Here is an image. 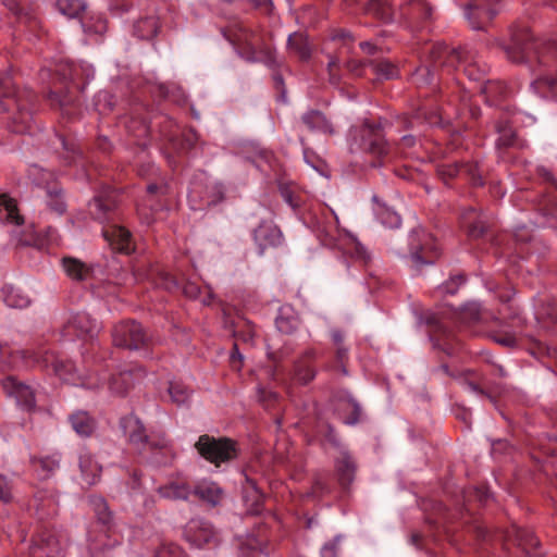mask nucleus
I'll list each match as a JSON object with an SVG mask.
<instances>
[{
	"label": "nucleus",
	"instance_id": "f257e3e1",
	"mask_svg": "<svg viewBox=\"0 0 557 557\" xmlns=\"http://www.w3.org/2000/svg\"><path fill=\"white\" fill-rule=\"evenodd\" d=\"M506 58L515 64L527 65L535 78L533 90L543 98L557 97V41L535 39L528 27L511 29L508 42L500 45Z\"/></svg>",
	"mask_w": 557,
	"mask_h": 557
},
{
	"label": "nucleus",
	"instance_id": "f03ea898",
	"mask_svg": "<svg viewBox=\"0 0 557 557\" xmlns=\"http://www.w3.org/2000/svg\"><path fill=\"white\" fill-rule=\"evenodd\" d=\"M119 426L127 444L144 462L162 467L173 460V449L166 435L148 433L143 421L134 413L122 417Z\"/></svg>",
	"mask_w": 557,
	"mask_h": 557
},
{
	"label": "nucleus",
	"instance_id": "7ed1b4c3",
	"mask_svg": "<svg viewBox=\"0 0 557 557\" xmlns=\"http://www.w3.org/2000/svg\"><path fill=\"white\" fill-rule=\"evenodd\" d=\"M36 96L28 88L16 89L10 76L0 75V112H11L9 127L24 134L33 123Z\"/></svg>",
	"mask_w": 557,
	"mask_h": 557
},
{
	"label": "nucleus",
	"instance_id": "20e7f679",
	"mask_svg": "<svg viewBox=\"0 0 557 557\" xmlns=\"http://www.w3.org/2000/svg\"><path fill=\"white\" fill-rule=\"evenodd\" d=\"M11 358L15 368L39 367L44 370L51 371L63 381H74V363L70 360L59 358L53 351L47 348H40L37 351L29 349L15 350L11 352Z\"/></svg>",
	"mask_w": 557,
	"mask_h": 557
},
{
	"label": "nucleus",
	"instance_id": "39448f33",
	"mask_svg": "<svg viewBox=\"0 0 557 557\" xmlns=\"http://www.w3.org/2000/svg\"><path fill=\"white\" fill-rule=\"evenodd\" d=\"M349 135L351 151H363L376 159H383L389 153L391 145L385 139L381 123L366 120L361 125L352 126Z\"/></svg>",
	"mask_w": 557,
	"mask_h": 557
},
{
	"label": "nucleus",
	"instance_id": "423d86ee",
	"mask_svg": "<svg viewBox=\"0 0 557 557\" xmlns=\"http://www.w3.org/2000/svg\"><path fill=\"white\" fill-rule=\"evenodd\" d=\"M227 40L236 48L238 54L248 62L262 61L268 64L274 61L273 51L267 46H259V35L257 32L245 25H235L231 35H226Z\"/></svg>",
	"mask_w": 557,
	"mask_h": 557
},
{
	"label": "nucleus",
	"instance_id": "0eeeda50",
	"mask_svg": "<svg viewBox=\"0 0 557 557\" xmlns=\"http://www.w3.org/2000/svg\"><path fill=\"white\" fill-rule=\"evenodd\" d=\"M195 448L203 459L216 467L232 461L238 456L237 443L225 436L200 435L195 444Z\"/></svg>",
	"mask_w": 557,
	"mask_h": 557
},
{
	"label": "nucleus",
	"instance_id": "6e6552de",
	"mask_svg": "<svg viewBox=\"0 0 557 557\" xmlns=\"http://www.w3.org/2000/svg\"><path fill=\"white\" fill-rule=\"evenodd\" d=\"M111 336L114 346L128 350L146 348L150 343L147 330L141 323L132 319L115 323L111 330Z\"/></svg>",
	"mask_w": 557,
	"mask_h": 557
},
{
	"label": "nucleus",
	"instance_id": "1a4fd4ad",
	"mask_svg": "<svg viewBox=\"0 0 557 557\" xmlns=\"http://www.w3.org/2000/svg\"><path fill=\"white\" fill-rule=\"evenodd\" d=\"M120 202L121 195L116 188L101 185L88 202V213L100 223L109 222L114 219Z\"/></svg>",
	"mask_w": 557,
	"mask_h": 557
},
{
	"label": "nucleus",
	"instance_id": "9d476101",
	"mask_svg": "<svg viewBox=\"0 0 557 557\" xmlns=\"http://www.w3.org/2000/svg\"><path fill=\"white\" fill-rule=\"evenodd\" d=\"M466 47H451L444 41L434 42L428 52V62L435 71L448 74L459 69L466 52Z\"/></svg>",
	"mask_w": 557,
	"mask_h": 557
},
{
	"label": "nucleus",
	"instance_id": "9b49d317",
	"mask_svg": "<svg viewBox=\"0 0 557 557\" xmlns=\"http://www.w3.org/2000/svg\"><path fill=\"white\" fill-rule=\"evenodd\" d=\"M499 11V0H468L465 4V16L474 30H485Z\"/></svg>",
	"mask_w": 557,
	"mask_h": 557
},
{
	"label": "nucleus",
	"instance_id": "f8f14e48",
	"mask_svg": "<svg viewBox=\"0 0 557 557\" xmlns=\"http://www.w3.org/2000/svg\"><path fill=\"white\" fill-rule=\"evenodd\" d=\"M436 173L446 185L458 176H465L473 187H482L484 185L478 161L441 163L436 166Z\"/></svg>",
	"mask_w": 557,
	"mask_h": 557
},
{
	"label": "nucleus",
	"instance_id": "ddd939ff",
	"mask_svg": "<svg viewBox=\"0 0 557 557\" xmlns=\"http://www.w3.org/2000/svg\"><path fill=\"white\" fill-rule=\"evenodd\" d=\"M64 86H54L47 95V99L52 108H58L63 114L71 115L73 109L76 108V97L73 95L72 88L69 84L74 83L76 76V69L70 64L67 69L63 70Z\"/></svg>",
	"mask_w": 557,
	"mask_h": 557
},
{
	"label": "nucleus",
	"instance_id": "4468645a",
	"mask_svg": "<svg viewBox=\"0 0 557 557\" xmlns=\"http://www.w3.org/2000/svg\"><path fill=\"white\" fill-rule=\"evenodd\" d=\"M320 354L315 348H307L295 359L290 371V380L294 384L306 386L310 384L318 374L315 362Z\"/></svg>",
	"mask_w": 557,
	"mask_h": 557
},
{
	"label": "nucleus",
	"instance_id": "2eb2a0df",
	"mask_svg": "<svg viewBox=\"0 0 557 557\" xmlns=\"http://www.w3.org/2000/svg\"><path fill=\"white\" fill-rule=\"evenodd\" d=\"M188 198L199 209L216 206L225 199V187L220 183H194Z\"/></svg>",
	"mask_w": 557,
	"mask_h": 557
},
{
	"label": "nucleus",
	"instance_id": "dca6fc26",
	"mask_svg": "<svg viewBox=\"0 0 557 557\" xmlns=\"http://www.w3.org/2000/svg\"><path fill=\"white\" fill-rule=\"evenodd\" d=\"M430 239L423 230H414L410 235V257L418 267L432 264L438 258L436 249L429 246Z\"/></svg>",
	"mask_w": 557,
	"mask_h": 557
},
{
	"label": "nucleus",
	"instance_id": "f3484780",
	"mask_svg": "<svg viewBox=\"0 0 557 557\" xmlns=\"http://www.w3.org/2000/svg\"><path fill=\"white\" fill-rule=\"evenodd\" d=\"M460 225L471 239H479L490 231L491 218L476 209L469 207L460 214Z\"/></svg>",
	"mask_w": 557,
	"mask_h": 557
},
{
	"label": "nucleus",
	"instance_id": "a211bd4d",
	"mask_svg": "<svg viewBox=\"0 0 557 557\" xmlns=\"http://www.w3.org/2000/svg\"><path fill=\"white\" fill-rule=\"evenodd\" d=\"M184 537L187 542L196 547L214 543L216 533L212 524L203 519H190L183 531Z\"/></svg>",
	"mask_w": 557,
	"mask_h": 557
},
{
	"label": "nucleus",
	"instance_id": "6ab92c4d",
	"mask_svg": "<svg viewBox=\"0 0 557 557\" xmlns=\"http://www.w3.org/2000/svg\"><path fill=\"white\" fill-rule=\"evenodd\" d=\"M314 440L320 447L327 451L334 449L338 453L347 449L343 444L339 434L336 429L323 417L318 416L313 426Z\"/></svg>",
	"mask_w": 557,
	"mask_h": 557
},
{
	"label": "nucleus",
	"instance_id": "aec40b11",
	"mask_svg": "<svg viewBox=\"0 0 557 557\" xmlns=\"http://www.w3.org/2000/svg\"><path fill=\"white\" fill-rule=\"evenodd\" d=\"M144 108H135L131 114L124 117V125L127 134L134 138V144L139 147H147L148 137L151 133V125L143 115Z\"/></svg>",
	"mask_w": 557,
	"mask_h": 557
},
{
	"label": "nucleus",
	"instance_id": "412c9836",
	"mask_svg": "<svg viewBox=\"0 0 557 557\" xmlns=\"http://www.w3.org/2000/svg\"><path fill=\"white\" fill-rule=\"evenodd\" d=\"M101 324L87 312H77L73 314L64 325L66 334H75L77 337H88L90 339L98 336Z\"/></svg>",
	"mask_w": 557,
	"mask_h": 557
},
{
	"label": "nucleus",
	"instance_id": "4be33fe9",
	"mask_svg": "<svg viewBox=\"0 0 557 557\" xmlns=\"http://www.w3.org/2000/svg\"><path fill=\"white\" fill-rule=\"evenodd\" d=\"M283 234L272 219H263L253 231V240L260 253L268 248H275L283 243Z\"/></svg>",
	"mask_w": 557,
	"mask_h": 557
},
{
	"label": "nucleus",
	"instance_id": "5701e85b",
	"mask_svg": "<svg viewBox=\"0 0 557 557\" xmlns=\"http://www.w3.org/2000/svg\"><path fill=\"white\" fill-rule=\"evenodd\" d=\"M62 549L59 540L53 532L42 531L35 539L29 547L30 557H61Z\"/></svg>",
	"mask_w": 557,
	"mask_h": 557
},
{
	"label": "nucleus",
	"instance_id": "b1692460",
	"mask_svg": "<svg viewBox=\"0 0 557 557\" xmlns=\"http://www.w3.org/2000/svg\"><path fill=\"white\" fill-rule=\"evenodd\" d=\"M334 460L337 481L344 490H348L355 480L357 462L348 449L341 450Z\"/></svg>",
	"mask_w": 557,
	"mask_h": 557
},
{
	"label": "nucleus",
	"instance_id": "393cba45",
	"mask_svg": "<svg viewBox=\"0 0 557 557\" xmlns=\"http://www.w3.org/2000/svg\"><path fill=\"white\" fill-rule=\"evenodd\" d=\"M104 239L113 250L122 253L134 251L132 234L128 230L119 225H110L102 231Z\"/></svg>",
	"mask_w": 557,
	"mask_h": 557
},
{
	"label": "nucleus",
	"instance_id": "a878e982",
	"mask_svg": "<svg viewBox=\"0 0 557 557\" xmlns=\"http://www.w3.org/2000/svg\"><path fill=\"white\" fill-rule=\"evenodd\" d=\"M3 388L10 396L15 397L24 409L32 410L35 408V393L28 385L17 381L14 376H8L3 381Z\"/></svg>",
	"mask_w": 557,
	"mask_h": 557
},
{
	"label": "nucleus",
	"instance_id": "bb28decb",
	"mask_svg": "<svg viewBox=\"0 0 557 557\" xmlns=\"http://www.w3.org/2000/svg\"><path fill=\"white\" fill-rule=\"evenodd\" d=\"M193 495L207 506L214 508L222 504L225 493L218 483L202 480L194 485Z\"/></svg>",
	"mask_w": 557,
	"mask_h": 557
},
{
	"label": "nucleus",
	"instance_id": "cd10ccee",
	"mask_svg": "<svg viewBox=\"0 0 557 557\" xmlns=\"http://www.w3.org/2000/svg\"><path fill=\"white\" fill-rule=\"evenodd\" d=\"M144 374L141 368L123 370L112 374L109 380V389L116 396H125L135 384V379Z\"/></svg>",
	"mask_w": 557,
	"mask_h": 557
},
{
	"label": "nucleus",
	"instance_id": "c85d7f7f",
	"mask_svg": "<svg viewBox=\"0 0 557 557\" xmlns=\"http://www.w3.org/2000/svg\"><path fill=\"white\" fill-rule=\"evenodd\" d=\"M301 123L313 133L333 136L336 133L333 122L320 110H309L301 115Z\"/></svg>",
	"mask_w": 557,
	"mask_h": 557
},
{
	"label": "nucleus",
	"instance_id": "c756f323",
	"mask_svg": "<svg viewBox=\"0 0 557 557\" xmlns=\"http://www.w3.org/2000/svg\"><path fill=\"white\" fill-rule=\"evenodd\" d=\"M441 121L442 116L438 110L428 111L423 106L418 108L413 114L399 117L398 123L401 129H414L416 126L422 123L437 125Z\"/></svg>",
	"mask_w": 557,
	"mask_h": 557
},
{
	"label": "nucleus",
	"instance_id": "7c9ffc66",
	"mask_svg": "<svg viewBox=\"0 0 557 557\" xmlns=\"http://www.w3.org/2000/svg\"><path fill=\"white\" fill-rule=\"evenodd\" d=\"M69 422L75 433L82 437H90L97 430V420L86 410H76L69 416Z\"/></svg>",
	"mask_w": 557,
	"mask_h": 557
},
{
	"label": "nucleus",
	"instance_id": "2f4dec72",
	"mask_svg": "<svg viewBox=\"0 0 557 557\" xmlns=\"http://www.w3.org/2000/svg\"><path fill=\"white\" fill-rule=\"evenodd\" d=\"M465 58L462 62L459 65V69L462 67V71L465 75L470 79L474 82H481L483 81L486 72H487V65L485 63H482L476 52L466 49V52L463 53Z\"/></svg>",
	"mask_w": 557,
	"mask_h": 557
},
{
	"label": "nucleus",
	"instance_id": "473e14b6",
	"mask_svg": "<svg viewBox=\"0 0 557 557\" xmlns=\"http://www.w3.org/2000/svg\"><path fill=\"white\" fill-rule=\"evenodd\" d=\"M430 341L433 348L444 351L447 355L454 354V336L443 324L435 322L430 331Z\"/></svg>",
	"mask_w": 557,
	"mask_h": 557
},
{
	"label": "nucleus",
	"instance_id": "72a5a7b5",
	"mask_svg": "<svg viewBox=\"0 0 557 557\" xmlns=\"http://www.w3.org/2000/svg\"><path fill=\"white\" fill-rule=\"evenodd\" d=\"M79 469L83 482L92 486L101 479L102 467L90 454H84L79 457Z\"/></svg>",
	"mask_w": 557,
	"mask_h": 557
},
{
	"label": "nucleus",
	"instance_id": "f704fd0d",
	"mask_svg": "<svg viewBox=\"0 0 557 557\" xmlns=\"http://www.w3.org/2000/svg\"><path fill=\"white\" fill-rule=\"evenodd\" d=\"M61 456L60 454H52L44 457L32 458V468L37 476L41 480L50 478L57 469L60 467Z\"/></svg>",
	"mask_w": 557,
	"mask_h": 557
},
{
	"label": "nucleus",
	"instance_id": "c9c22d12",
	"mask_svg": "<svg viewBox=\"0 0 557 557\" xmlns=\"http://www.w3.org/2000/svg\"><path fill=\"white\" fill-rule=\"evenodd\" d=\"M62 265L66 275L77 282L87 281L92 276V268L79 259L73 257H64L62 259Z\"/></svg>",
	"mask_w": 557,
	"mask_h": 557
},
{
	"label": "nucleus",
	"instance_id": "e433bc0d",
	"mask_svg": "<svg viewBox=\"0 0 557 557\" xmlns=\"http://www.w3.org/2000/svg\"><path fill=\"white\" fill-rule=\"evenodd\" d=\"M275 325L281 333L286 335L293 334L297 330L299 318L292 306L284 305L278 309Z\"/></svg>",
	"mask_w": 557,
	"mask_h": 557
},
{
	"label": "nucleus",
	"instance_id": "4c0bfd02",
	"mask_svg": "<svg viewBox=\"0 0 557 557\" xmlns=\"http://www.w3.org/2000/svg\"><path fill=\"white\" fill-rule=\"evenodd\" d=\"M194 486L184 481H173L160 486L158 493L163 498L187 500L193 494Z\"/></svg>",
	"mask_w": 557,
	"mask_h": 557
},
{
	"label": "nucleus",
	"instance_id": "58836bf2",
	"mask_svg": "<svg viewBox=\"0 0 557 557\" xmlns=\"http://www.w3.org/2000/svg\"><path fill=\"white\" fill-rule=\"evenodd\" d=\"M363 11L383 23H389L394 18V9L388 0H369Z\"/></svg>",
	"mask_w": 557,
	"mask_h": 557
},
{
	"label": "nucleus",
	"instance_id": "ea45409f",
	"mask_svg": "<svg viewBox=\"0 0 557 557\" xmlns=\"http://www.w3.org/2000/svg\"><path fill=\"white\" fill-rule=\"evenodd\" d=\"M516 541L525 555V557H543L541 553L536 552L540 546V540L535 536L534 532L529 529H517Z\"/></svg>",
	"mask_w": 557,
	"mask_h": 557
},
{
	"label": "nucleus",
	"instance_id": "a19ab883",
	"mask_svg": "<svg viewBox=\"0 0 557 557\" xmlns=\"http://www.w3.org/2000/svg\"><path fill=\"white\" fill-rule=\"evenodd\" d=\"M495 129L498 134L496 141L498 148L519 147L517 134L508 119H499L495 124Z\"/></svg>",
	"mask_w": 557,
	"mask_h": 557
},
{
	"label": "nucleus",
	"instance_id": "79ce46f5",
	"mask_svg": "<svg viewBox=\"0 0 557 557\" xmlns=\"http://www.w3.org/2000/svg\"><path fill=\"white\" fill-rule=\"evenodd\" d=\"M37 513L40 519L55 515L57 498L52 492L39 491L34 497Z\"/></svg>",
	"mask_w": 557,
	"mask_h": 557
},
{
	"label": "nucleus",
	"instance_id": "37998d69",
	"mask_svg": "<svg viewBox=\"0 0 557 557\" xmlns=\"http://www.w3.org/2000/svg\"><path fill=\"white\" fill-rule=\"evenodd\" d=\"M160 28L159 20L156 16H146L138 20L133 26L134 35L143 40L152 39Z\"/></svg>",
	"mask_w": 557,
	"mask_h": 557
},
{
	"label": "nucleus",
	"instance_id": "c03bdc74",
	"mask_svg": "<svg viewBox=\"0 0 557 557\" xmlns=\"http://www.w3.org/2000/svg\"><path fill=\"white\" fill-rule=\"evenodd\" d=\"M89 504L95 511L98 522H100L108 530L113 522V512L109 509L107 500L98 495L89 496Z\"/></svg>",
	"mask_w": 557,
	"mask_h": 557
},
{
	"label": "nucleus",
	"instance_id": "a18cd8bd",
	"mask_svg": "<svg viewBox=\"0 0 557 557\" xmlns=\"http://www.w3.org/2000/svg\"><path fill=\"white\" fill-rule=\"evenodd\" d=\"M59 145L62 148V157L65 164L70 165L75 163L82 157V150L74 138L67 137L64 134H55Z\"/></svg>",
	"mask_w": 557,
	"mask_h": 557
},
{
	"label": "nucleus",
	"instance_id": "49530a36",
	"mask_svg": "<svg viewBox=\"0 0 557 557\" xmlns=\"http://www.w3.org/2000/svg\"><path fill=\"white\" fill-rule=\"evenodd\" d=\"M243 494L244 499L247 503H251L253 512H258L263 504L264 495L259 488L257 481L246 475L245 483L243 485Z\"/></svg>",
	"mask_w": 557,
	"mask_h": 557
},
{
	"label": "nucleus",
	"instance_id": "de8ad7c7",
	"mask_svg": "<svg viewBox=\"0 0 557 557\" xmlns=\"http://www.w3.org/2000/svg\"><path fill=\"white\" fill-rule=\"evenodd\" d=\"M480 91L485 96V99L491 104H496L500 99L507 95V86L499 81H484L480 87Z\"/></svg>",
	"mask_w": 557,
	"mask_h": 557
},
{
	"label": "nucleus",
	"instance_id": "09e8293b",
	"mask_svg": "<svg viewBox=\"0 0 557 557\" xmlns=\"http://www.w3.org/2000/svg\"><path fill=\"white\" fill-rule=\"evenodd\" d=\"M54 9L69 18H78L87 9L85 0H55Z\"/></svg>",
	"mask_w": 557,
	"mask_h": 557
},
{
	"label": "nucleus",
	"instance_id": "8fccbe9b",
	"mask_svg": "<svg viewBox=\"0 0 557 557\" xmlns=\"http://www.w3.org/2000/svg\"><path fill=\"white\" fill-rule=\"evenodd\" d=\"M153 127H159V132L161 137L169 140L170 143H174L176 140V135L178 127L173 119L165 114H158L153 117V122L151 123V129Z\"/></svg>",
	"mask_w": 557,
	"mask_h": 557
},
{
	"label": "nucleus",
	"instance_id": "3c124183",
	"mask_svg": "<svg viewBox=\"0 0 557 557\" xmlns=\"http://www.w3.org/2000/svg\"><path fill=\"white\" fill-rule=\"evenodd\" d=\"M475 375L476 374L474 371L468 370V371L462 372L457 379L459 380L461 385L466 386L471 392H473L482 397H486L491 401H494L495 398H494L492 392L490 389H487V386L485 383L482 386L479 382H476L474 379Z\"/></svg>",
	"mask_w": 557,
	"mask_h": 557
},
{
	"label": "nucleus",
	"instance_id": "603ef678",
	"mask_svg": "<svg viewBox=\"0 0 557 557\" xmlns=\"http://www.w3.org/2000/svg\"><path fill=\"white\" fill-rule=\"evenodd\" d=\"M1 293L4 302L11 308L22 309L29 305V298L12 285L3 286Z\"/></svg>",
	"mask_w": 557,
	"mask_h": 557
},
{
	"label": "nucleus",
	"instance_id": "864d4df0",
	"mask_svg": "<svg viewBox=\"0 0 557 557\" xmlns=\"http://www.w3.org/2000/svg\"><path fill=\"white\" fill-rule=\"evenodd\" d=\"M171 400L177 406L188 404L193 391L182 381H171L168 388Z\"/></svg>",
	"mask_w": 557,
	"mask_h": 557
},
{
	"label": "nucleus",
	"instance_id": "5fc2aeb1",
	"mask_svg": "<svg viewBox=\"0 0 557 557\" xmlns=\"http://www.w3.org/2000/svg\"><path fill=\"white\" fill-rule=\"evenodd\" d=\"M46 193L49 208L58 214H63L66 210V205L63 199V189L58 184H53L47 187Z\"/></svg>",
	"mask_w": 557,
	"mask_h": 557
},
{
	"label": "nucleus",
	"instance_id": "6e6d98bb",
	"mask_svg": "<svg viewBox=\"0 0 557 557\" xmlns=\"http://www.w3.org/2000/svg\"><path fill=\"white\" fill-rule=\"evenodd\" d=\"M369 66L373 69L375 75L381 79H393L398 76L397 66L388 60H371L369 61Z\"/></svg>",
	"mask_w": 557,
	"mask_h": 557
},
{
	"label": "nucleus",
	"instance_id": "4d7b16f0",
	"mask_svg": "<svg viewBox=\"0 0 557 557\" xmlns=\"http://www.w3.org/2000/svg\"><path fill=\"white\" fill-rule=\"evenodd\" d=\"M413 83L417 87L422 88L426 86H435V70L428 63L419 66L412 74Z\"/></svg>",
	"mask_w": 557,
	"mask_h": 557
},
{
	"label": "nucleus",
	"instance_id": "13d9d810",
	"mask_svg": "<svg viewBox=\"0 0 557 557\" xmlns=\"http://www.w3.org/2000/svg\"><path fill=\"white\" fill-rule=\"evenodd\" d=\"M0 207H3L7 214L5 220L9 223L21 225L24 223L23 216L18 213L16 202L5 194L0 195Z\"/></svg>",
	"mask_w": 557,
	"mask_h": 557
},
{
	"label": "nucleus",
	"instance_id": "bf43d9fd",
	"mask_svg": "<svg viewBox=\"0 0 557 557\" xmlns=\"http://www.w3.org/2000/svg\"><path fill=\"white\" fill-rule=\"evenodd\" d=\"M500 317H503L504 321H511L512 325L516 327H523L525 324V320L520 317L519 310L511 305H507L504 310H499L498 315H493L492 319L502 323Z\"/></svg>",
	"mask_w": 557,
	"mask_h": 557
},
{
	"label": "nucleus",
	"instance_id": "052dcab7",
	"mask_svg": "<svg viewBox=\"0 0 557 557\" xmlns=\"http://www.w3.org/2000/svg\"><path fill=\"white\" fill-rule=\"evenodd\" d=\"M483 311L479 302H469L460 311V319L467 324L479 322L482 319Z\"/></svg>",
	"mask_w": 557,
	"mask_h": 557
},
{
	"label": "nucleus",
	"instance_id": "680f3d73",
	"mask_svg": "<svg viewBox=\"0 0 557 557\" xmlns=\"http://www.w3.org/2000/svg\"><path fill=\"white\" fill-rule=\"evenodd\" d=\"M83 28L88 35L102 36L108 30V22L103 16H92L83 23Z\"/></svg>",
	"mask_w": 557,
	"mask_h": 557
},
{
	"label": "nucleus",
	"instance_id": "e2e57ef3",
	"mask_svg": "<svg viewBox=\"0 0 557 557\" xmlns=\"http://www.w3.org/2000/svg\"><path fill=\"white\" fill-rule=\"evenodd\" d=\"M288 44L289 47L298 53L301 60H307L310 58L311 50L307 39L302 35H290L288 38Z\"/></svg>",
	"mask_w": 557,
	"mask_h": 557
},
{
	"label": "nucleus",
	"instance_id": "0e129e2a",
	"mask_svg": "<svg viewBox=\"0 0 557 557\" xmlns=\"http://www.w3.org/2000/svg\"><path fill=\"white\" fill-rule=\"evenodd\" d=\"M197 141V133L194 129H189L187 132H184L180 138L176 136V140L172 144L174 149H176L177 151H187L193 149Z\"/></svg>",
	"mask_w": 557,
	"mask_h": 557
},
{
	"label": "nucleus",
	"instance_id": "69168bd1",
	"mask_svg": "<svg viewBox=\"0 0 557 557\" xmlns=\"http://www.w3.org/2000/svg\"><path fill=\"white\" fill-rule=\"evenodd\" d=\"M159 208L154 207L150 203V200L147 199L144 203L137 207V214L143 224L151 225L156 221V213Z\"/></svg>",
	"mask_w": 557,
	"mask_h": 557
},
{
	"label": "nucleus",
	"instance_id": "338daca9",
	"mask_svg": "<svg viewBox=\"0 0 557 557\" xmlns=\"http://www.w3.org/2000/svg\"><path fill=\"white\" fill-rule=\"evenodd\" d=\"M377 216L383 225L391 228L398 227L401 223L400 216L387 208H381L377 212Z\"/></svg>",
	"mask_w": 557,
	"mask_h": 557
},
{
	"label": "nucleus",
	"instance_id": "774afa93",
	"mask_svg": "<svg viewBox=\"0 0 557 557\" xmlns=\"http://www.w3.org/2000/svg\"><path fill=\"white\" fill-rule=\"evenodd\" d=\"M156 557H188L176 544L168 543L159 547Z\"/></svg>",
	"mask_w": 557,
	"mask_h": 557
}]
</instances>
